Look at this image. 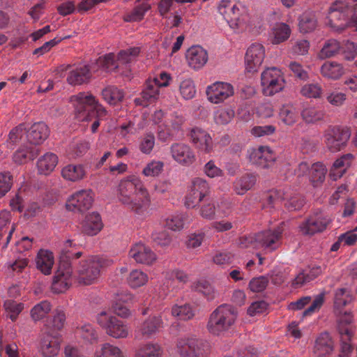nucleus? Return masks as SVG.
<instances>
[{
    "instance_id": "1",
    "label": "nucleus",
    "mask_w": 357,
    "mask_h": 357,
    "mask_svg": "<svg viewBox=\"0 0 357 357\" xmlns=\"http://www.w3.org/2000/svg\"><path fill=\"white\" fill-rule=\"evenodd\" d=\"M118 198L123 204L137 214L142 213L151 202L147 190L141 180L135 177L121 181Z\"/></svg>"
},
{
    "instance_id": "2",
    "label": "nucleus",
    "mask_w": 357,
    "mask_h": 357,
    "mask_svg": "<svg viewBox=\"0 0 357 357\" xmlns=\"http://www.w3.org/2000/svg\"><path fill=\"white\" fill-rule=\"evenodd\" d=\"M236 313L234 308L229 305H221L210 315L207 327L210 333L219 335L227 331L234 323Z\"/></svg>"
},
{
    "instance_id": "3",
    "label": "nucleus",
    "mask_w": 357,
    "mask_h": 357,
    "mask_svg": "<svg viewBox=\"0 0 357 357\" xmlns=\"http://www.w3.org/2000/svg\"><path fill=\"white\" fill-rule=\"evenodd\" d=\"M352 10L345 1L336 0L331 3L328 14V24L333 30L340 32L352 26Z\"/></svg>"
},
{
    "instance_id": "4",
    "label": "nucleus",
    "mask_w": 357,
    "mask_h": 357,
    "mask_svg": "<svg viewBox=\"0 0 357 357\" xmlns=\"http://www.w3.org/2000/svg\"><path fill=\"white\" fill-rule=\"evenodd\" d=\"M105 261L95 256L79 262L76 271V281L82 285H90L94 283L100 273Z\"/></svg>"
},
{
    "instance_id": "5",
    "label": "nucleus",
    "mask_w": 357,
    "mask_h": 357,
    "mask_svg": "<svg viewBox=\"0 0 357 357\" xmlns=\"http://www.w3.org/2000/svg\"><path fill=\"white\" fill-rule=\"evenodd\" d=\"M176 349L180 357H207L211 353L207 341L194 337L178 339Z\"/></svg>"
},
{
    "instance_id": "6",
    "label": "nucleus",
    "mask_w": 357,
    "mask_h": 357,
    "mask_svg": "<svg viewBox=\"0 0 357 357\" xmlns=\"http://www.w3.org/2000/svg\"><path fill=\"white\" fill-rule=\"evenodd\" d=\"M73 275V268L70 262V257L60 256L57 271L53 278L52 290L54 293H64L70 287V279Z\"/></svg>"
},
{
    "instance_id": "7",
    "label": "nucleus",
    "mask_w": 357,
    "mask_h": 357,
    "mask_svg": "<svg viewBox=\"0 0 357 357\" xmlns=\"http://www.w3.org/2000/svg\"><path fill=\"white\" fill-rule=\"evenodd\" d=\"M350 136L349 129L340 126H329L324 134L326 145L331 152H337L343 149Z\"/></svg>"
},
{
    "instance_id": "8",
    "label": "nucleus",
    "mask_w": 357,
    "mask_h": 357,
    "mask_svg": "<svg viewBox=\"0 0 357 357\" xmlns=\"http://www.w3.org/2000/svg\"><path fill=\"white\" fill-rule=\"evenodd\" d=\"M263 92L266 96H273L281 91L285 84L280 69L276 67L267 68L261 75Z\"/></svg>"
},
{
    "instance_id": "9",
    "label": "nucleus",
    "mask_w": 357,
    "mask_h": 357,
    "mask_svg": "<svg viewBox=\"0 0 357 357\" xmlns=\"http://www.w3.org/2000/svg\"><path fill=\"white\" fill-rule=\"evenodd\" d=\"M98 324L105 330V333L114 338H125L128 335L126 325L114 316L105 312H101L97 315Z\"/></svg>"
},
{
    "instance_id": "10",
    "label": "nucleus",
    "mask_w": 357,
    "mask_h": 357,
    "mask_svg": "<svg viewBox=\"0 0 357 357\" xmlns=\"http://www.w3.org/2000/svg\"><path fill=\"white\" fill-rule=\"evenodd\" d=\"M96 97L93 95L86 94L85 92L72 96L70 101L73 102L77 117L81 121H91L90 116L93 114L92 109Z\"/></svg>"
},
{
    "instance_id": "11",
    "label": "nucleus",
    "mask_w": 357,
    "mask_h": 357,
    "mask_svg": "<svg viewBox=\"0 0 357 357\" xmlns=\"http://www.w3.org/2000/svg\"><path fill=\"white\" fill-rule=\"evenodd\" d=\"M167 86H168L167 82L161 83L158 78H155L153 80H147L146 87L141 92L140 97L134 100L135 104L143 107H148L158 99L160 88Z\"/></svg>"
},
{
    "instance_id": "12",
    "label": "nucleus",
    "mask_w": 357,
    "mask_h": 357,
    "mask_svg": "<svg viewBox=\"0 0 357 357\" xmlns=\"http://www.w3.org/2000/svg\"><path fill=\"white\" fill-rule=\"evenodd\" d=\"M265 57L264 46L259 43L250 45L245 54V70L248 73H255L261 66Z\"/></svg>"
},
{
    "instance_id": "13",
    "label": "nucleus",
    "mask_w": 357,
    "mask_h": 357,
    "mask_svg": "<svg viewBox=\"0 0 357 357\" xmlns=\"http://www.w3.org/2000/svg\"><path fill=\"white\" fill-rule=\"evenodd\" d=\"M92 191L80 190L71 196L66 202V208L70 211H77L84 213L89 210L93 204Z\"/></svg>"
},
{
    "instance_id": "14",
    "label": "nucleus",
    "mask_w": 357,
    "mask_h": 357,
    "mask_svg": "<svg viewBox=\"0 0 357 357\" xmlns=\"http://www.w3.org/2000/svg\"><path fill=\"white\" fill-rule=\"evenodd\" d=\"M40 351L45 357L56 356L60 350L59 335L43 331L39 336Z\"/></svg>"
},
{
    "instance_id": "15",
    "label": "nucleus",
    "mask_w": 357,
    "mask_h": 357,
    "mask_svg": "<svg viewBox=\"0 0 357 357\" xmlns=\"http://www.w3.org/2000/svg\"><path fill=\"white\" fill-rule=\"evenodd\" d=\"M234 94L231 84L218 82L207 87L206 95L210 102L218 104Z\"/></svg>"
},
{
    "instance_id": "16",
    "label": "nucleus",
    "mask_w": 357,
    "mask_h": 357,
    "mask_svg": "<svg viewBox=\"0 0 357 357\" xmlns=\"http://www.w3.org/2000/svg\"><path fill=\"white\" fill-rule=\"evenodd\" d=\"M188 136L195 147L205 153H210L213 149V139L211 135L204 129L195 127L192 128Z\"/></svg>"
},
{
    "instance_id": "17",
    "label": "nucleus",
    "mask_w": 357,
    "mask_h": 357,
    "mask_svg": "<svg viewBox=\"0 0 357 357\" xmlns=\"http://www.w3.org/2000/svg\"><path fill=\"white\" fill-rule=\"evenodd\" d=\"M329 220L321 215H314L307 218L304 222L300 224L299 231L305 236H312L316 233L324 231Z\"/></svg>"
},
{
    "instance_id": "18",
    "label": "nucleus",
    "mask_w": 357,
    "mask_h": 357,
    "mask_svg": "<svg viewBox=\"0 0 357 357\" xmlns=\"http://www.w3.org/2000/svg\"><path fill=\"white\" fill-rule=\"evenodd\" d=\"M335 349V342L331 335L324 331L314 341L313 353L317 357H329Z\"/></svg>"
},
{
    "instance_id": "19",
    "label": "nucleus",
    "mask_w": 357,
    "mask_h": 357,
    "mask_svg": "<svg viewBox=\"0 0 357 357\" xmlns=\"http://www.w3.org/2000/svg\"><path fill=\"white\" fill-rule=\"evenodd\" d=\"M172 158L178 163L190 165L195 161V155L190 146L184 143H174L170 148Z\"/></svg>"
},
{
    "instance_id": "20",
    "label": "nucleus",
    "mask_w": 357,
    "mask_h": 357,
    "mask_svg": "<svg viewBox=\"0 0 357 357\" xmlns=\"http://www.w3.org/2000/svg\"><path fill=\"white\" fill-rule=\"evenodd\" d=\"M66 322V313L63 310L57 308L47 317L41 331L59 335V332L64 328Z\"/></svg>"
},
{
    "instance_id": "21",
    "label": "nucleus",
    "mask_w": 357,
    "mask_h": 357,
    "mask_svg": "<svg viewBox=\"0 0 357 357\" xmlns=\"http://www.w3.org/2000/svg\"><path fill=\"white\" fill-rule=\"evenodd\" d=\"M93 66L85 64L81 66H77L70 70L67 77V82L72 86H79L90 82L92 77L91 70Z\"/></svg>"
},
{
    "instance_id": "22",
    "label": "nucleus",
    "mask_w": 357,
    "mask_h": 357,
    "mask_svg": "<svg viewBox=\"0 0 357 357\" xmlns=\"http://www.w3.org/2000/svg\"><path fill=\"white\" fill-rule=\"evenodd\" d=\"M129 255L133 258L137 263L151 265L157 257L151 249L142 243L135 244L130 250Z\"/></svg>"
},
{
    "instance_id": "23",
    "label": "nucleus",
    "mask_w": 357,
    "mask_h": 357,
    "mask_svg": "<svg viewBox=\"0 0 357 357\" xmlns=\"http://www.w3.org/2000/svg\"><path fill=\"white\" fill-rule=\"evenodd\" d=\"M254 163L262 168H268L276 159V155L268 146H261L250 155Z\"/></svg>"
},
{
    "instance_id": "24",
    "label": "nucleus",
    "mask_w": 357,
    "mask_h": 357,
    "mask_svg": "<svg viewBox=\"0 0 357 357\" xmlns=\"http://www.w3.org/2000/svg\"><path fill=\"white\" fill-rule=\"evenodd\" d=\"M282 233V230L280 228L274 230H265L255 234L253 238L255 242L259 243L261 247L275 250L276 247H274L273 245L281 238Z\"/></svg>"
},
{
    "instance_id": "25",
    "label": "nucleus",
    "mask_w": 357,
    "mask_h": 357,
    "mask_svg": "<svg viewBox=\"0 0 357 357\" xmlns=\"http://www.w3.org/2000/svg\"><path fill=\"white\" fill-rule=\"evenodd\" d=\"M28 142L31 144H43L49 137L50 129L43 122L33 123L26 132Z\"/></svg>"
},
{
    "instance_id": "26",
    "label": "nucleus",
    "mask_w": 357,
    "mask_h": 357,
    "mask_svg": "<svg viewBox=\"0 0 357 357\" xmlns=\"http://www.w3.org/2000/svg\"><path fill=\"white\" fill-rule=\"evenodd\" d=\"M188 65L194 69L202 68L208 60L207 52L200 46L190 47L185 55Z\"/></svg>"
},
{
    "instance_id": "27",
    "label": "nucleus",
    "mask_w": 357,
    "mask_h": 357,
    "mask_svg": "<svg viewBox=\"0 0 357 357\" xmlns=\"http://www.w3.org/2000/svg\"><path fill=\"white\" fill-rule=\"evenodd\" d=\"M103 224L98 213L87 215L82 225V232L89 236L96 235L102 228Z\"/></svg>"
},
{
    "instance_id": "28",
    "label": "nucleus",
    "mask_w": 357,
    "mask_h": 357,
    "mask_svg": "<svg viewBox=\"0 0 357 357\" xmlns=\"http://www.w3.org/2000/svg\"><path fill=\"white\" fill-rule=\"evenodd\" d=\"M320 73L324 77L336 80L344 74L345 69L342 64L338 62L328 61L321 66Z\"/></svg>"
},
{
    "instance_id": "29",
    "label": "nucleus",
    "mask_w": 357,
    "mask_h": 357,
    "mask_svg": "<svg viewBox=\"0 0 357 357\" xmlns=\"http://www.w3.org/2000/svg\"><path fill=\"white\" fill-rule=\"evenodd\" d=\"M298 29L301 33H308L313 32L318 26L317 19L314 13L307 10L298 18Z\"/></svg>"
},
{
    "instance_id": "30",
    "label": "nucleus",
    "mask_w": 357,
    "mask_h": 357,
    "mask_svg": "<svg viewBox=\"0 0 357 357\" xmlns=\"http://www.w3.org/2000/svg\"><path fill=\"white\" fill-rule=\"evenodd\" d=\"M40 153L38 148L22 146L13 154V161L19 165L24 164L28 160H34Z\"/></svg>"
},
{
    "instance_id": "31",
    "label": "nucleus",
    "mask_w": 357,
    "mask_h": 357,
    "mask_svg": "<svg viewBox=\"0 0 357 357\" xmlns=\"http://www.w3.org/2000/svg\"><path fill=\"white\" fill-rule=\"evenodd\" d=\"M36 267L45 275H50L54 264L52 252L40 250L36 257Z\"/></svg>"
},
{
    "instance_id": "32",
    "label": "nucleus",
    "mask_w": 357,
    "mask_h": 357,
    "mask_svg": "<svg viewBox=\"0 0 357 357\" xmlns=\"http://www.w3.org/2000/svg\"><path fill=\"white\" fill-rule=\"evenodd\" d=\"M218 12L230 25L236 24L238 15L236 14V6L229 0H222L218 6Z\"/></svg>"
},
{
    "instance_id": "33",
    "label": "nucleus",
    "mask_w": 357,
    "mask_h": 357,
    "mask_svg": "<svg viewBox=\"0 0 357 357\" xmlns=\"http://www.w3.org/2000/svg\"><path fill=\"white\" fill-rule=\"evenodd\" d=\"M101 94L103 99L111 105H116L121 102L125 96V93L122 89H119L113 85H109L104 88Z\"/></svg>"
},
{
    "instance_id": "34",
    "label": "nucleus",
    "mask_w": 357,
    "mask_h": 357,
    "mask_svg": "<svg viewBox=\"0 0 357 357\" xmlns=\"http://www.w3.org/2000/svg\"><path fill=\"white\" fill-rule=\"evenodd\" d=\"M162 321L160 317H153L145 320L138 328V333L142 336L150 337L162 327Z\"/></svg>"
},
{
    "instance_id": "35",
    "label": "nucleus",
    "mask_w": 357,
    "mask_h": 357,
    "mask_svg": "<svg viewBox=\"0 0 357 357\" xmlns=\"http://www.w3.org/2000/svg\"><path fill=\"white\" fill-rule=\"evenodd\" d=\"M91 64V66L93 67V71H97L99 68H102L108 72L112 70H116L118 68L115 61V54L114 53H109L99 56Z\"/></svg>"
},
{
    "instance_id": "36",
    "label": "nucleus",
    "mask_w": 357,
    "mask_h": 357,
    "mask_svg": "<svg viewBox=\"0 0 357 357\" xmlns=\"http://www.w3.org/2000/svg\"><path fill=\"white\" fill-rule=\"evenodd\" d=\"M190 191L195 193L196 196H198L199 200L209 199L211 197L208 184L201 178H195L192 181Z\"/></svg>"
},
{
    "instance_id": "37",
    "label": "nucleus",
    "mask_w": 357,
    "mask_h": 357,
    "mask_svg": "<svg viewBox=\"0 0 357 357\" xmlns=\"http://www.w3.org/2000/svg\"><path fill=\"white\" fill-rule=\"evenodd\" d=\"M57 162L58 158L55 154L46 153L37 162L38 172L40 174H48L54 170Z\"/></svg>"
},
{
    "instance_id": "38",
    "label": "nucleus",
    "mask_w": 357,
    "mask_h": 357,
    "mask_svg": "<svg viewBox=\"0 0 357 357\" xmlns=\"http://www.w3.org/2000/svg\"><path fill=\"white\" fill-rule=\"evenodd\" d=\"M62 176L71 181L81 180L85 176V171L82 165H68L61 171Z\"/></svg>"
},
{
    "instance_id": "39",
    "label": "nucleus",
    "mask_w": 357,
    "mask_h": 357,
    "mask_svg": "<svg viewBox=\"0 0 357 357\" xmlns=\"http://www.w3.org/2000/svg\"><path fill=\"white\" fill-rule=\"evenodd\" d=\"M341 51V45L335 39H329L326 40L319 53V57L321 59H326L333 57Z\"/></svg>"
},
{
    "instance_id": "40",
    "label": "nucleus",
    "mask_w": 357,
    "mask_h": 357,
    "mask_svg": "<svg viewBox=\"0 0 357 357\" xmlns=\"http://www.w3.org/2000/svg\"><path fill=\"white\" fill-rule=\"evenodd\" d=\"M151 8V4L143 2L136 5L131 13L123 16L125 22H139L143 20L145 13Z\"/></svg>"
},
{
    "instance_id": "41",
    "label": "nucleus",
    "mask_w": 357,
    "mask_h": 357,
    "mask_svg": "<svg viewBox=\"0 0 357 357\" xmlns=\"http://www.w3.org/2000/svg\"><path fill=\"white\" fill-rule=\"evenodd\" d=\"M326 172L327 169L321 162H316L311 165L310 179L314 187L324 181Z\"/></svg>"
},
{
    "instance_id": "42",
    "label": "nucleus",
    "mask_w": 357,
    "mask_h": 357,
    "mask_svg": "<svg viewBox=\"0 0 357 357\" xmlns=\"http://www.w3.org/2000/svg\"><path fill=\"white\" fill-rule=\"evenodd\" d=\"M301 117L306 123H315L324 119L325 113L323 110L315 107H307L302 110Z\"/></svg>"
},
{
    "instance_id": "43",
    "label": "nucleus",
    "mask_w": 357,
    "mask_h": 357,
    "mask_svg": "<svg viewBox=\"0 0 357 357\" xmlns=\"http://www.w3.org/2000/svg\"><path fill=\"white\" fill-rule=\"evenodd\" d=\"M280 119L287 126H293L297 120V114L292 105H284L280 109Z\"/></svg>"
},
{
    "instance_id": "44",
    "label": "nucleus",
    "mask_w": 357,
    "mask_h": 357,
    "mask_svg": "<svg viewBox=\"0 0 357 357\" xmlns=\"http://www.w3.org/2000/svg\"><path fill=\"white\" fill-rule=\"evenodd\" d=\"M255 183L256 177L255 176L246 174L235 183V190L238 195H244L255 185Z\"/></svg>"
},
{
    "instance_id": "45",
    "label": "nucleus",
    "mask_w": 357,
    "mask_h": 357,
    "mask_svg": "<svg viewBox=\"0 0 357 357\" xmlns=\"http://www.w3.org/2000/svg\"><path fill=\"white\" fill-rule=\"evenodd\" d=\"M162 351L157 344H146L142 346L136 351L137 357H160Z\"/></svg>"
},
{
    "instance_id": "46",
    "label": "nucleus",
    "mask_w": 357,
    "mask_h": 357,
    "mask_svg": "<svg viewBox=\"0 0 357 357\" xmlns=\"http://www.w3.org/2000/svg\"><path fill=\"white\" fill-rule=\"evenodd\" d=\"M273 44H280L289 38L291 34L290 27L285 23L278 24L273 29Z\"/></svg>"
},
{
    "instance_id": "47",
    "label": "nucleus",
    "mask_w": 357,
    "mask_h": 357,
    "mask_svg": "<svg viewBox=\"0 0 357 357\" xmlns=\"http://www.w3.org/2000/svg\"><path fill=\"white\" fill-rule=\"evenodd\" d=\"M195 291L202 293L207 300L211 301L215 297V291L211 284L206 280H199L195 283Z\"/></svg>"
},
{
    "instance_id": "48",
    "label": "nucleus",
    "mask_w": 357,
    "mask_h": 357,
    "mask_svg": "<svg viewBox=\"0 0 357 357\" xmlns=\"http://www.w3.org/2000/svg\"><path fill=\"white\" fill-rule=\"evenodd\" d=\"M51 310V305L48 301H42L36 305L31 310V317L35 321L42 319Z\"/></svg>"
},
{
    "instance_id": "49",
    "label": "nucleus",
    "mask_w": 357,
    "mask_h": 357,
    "mask_svg": "<svg viewBox=\"0 0 357 357\" xmlns=\"http://www.w3.org/2000/svg\"><path fill=\"white\" fill-rule=\"evenodd\" d=\"M146 274L139 270H133L128 278V282L132 288H137L146 283Z\"/></svg>"
},
{
    "instance_id": "50",
    "label": "nucleus",
    "mask_w": 357,
    "mask_h": 357,
    "mask_svg": "<svg viewBox=\"0 0 357 357\" xmlns=\"http://www.w3.org/2000/svg\"><path fill=\"white\" fill-rule=\"evenodd\" d=\"M172 313L174 316L178 317L180 319L184 321L190 320L195 316L192 307L188 304L174 306L172 309Z\"/></svg>"
},
{
    "instance_id": "51",
    "label": "nucleus",
    "mask_w": 357,
    "mask_h": 357,
    "mask_svg": "<svg viewBox=\"0 0 357 357\" xmlns=\"http://www.w3.org/2000/svg\"><path fill=\"white\" fill-rule=\"evenodd\" d=\"M351 296L347 289H339L335 294L334 306L336 308L344 307L351 301Z\"/></svg>"
},
{
    "instance_id": "52",
    "label": "nucleus",
    "mask_w": 357,
    "mask_h": 357,
    "mask_svg": "<svg viewBox=\"0 0 357 357\" xmlns=\"http://www.w3.org/2000/svg\"><path fill=\"white\" fill-rule=\"evenodd\" d=\"M353 159L354 155L351 153L343 155L334 162L333 168L334 169H340L341 176L346 172L347 169L351 166Z\"/></svg>"
},
{
    "instance_id": "53",
    "label": "nucleus",
    "mask_w": 357,
    "mask_h": 357,
    "mask_svg": "<svg viewBox=\"0 0 357 357\" xmlns=\"http://www.w3.org/2000/svg\"><path fill=\"white\" fill-rule=\"evenodd\" d=\"M269 280L266 276L254 278L249 282V289L252 292H262L266 289Z\"/></svg>"
},
{
    "instance_id": "54",
    "label": "nucleus",
    "mask_w": 357,
    "mask_h": 357,
    "mask_svg": "<svg viewBox=\"0 0 357 357\" xmlns=\"http://www.w3.org/2000/svg\"><path fill=\"white\" fill-rule=\"evenodd\" d=\"M13 185V176L8 172L0 173V198L4 197Z\"/></svg>"
},
{
    "instance_id": "55",
    "label": "nucleus",
    "mask_w": 357,
    "mask_h": 357,
    "mask_svg": "<svg viewBox=\"0 0 357 357\" xmlns=\"http://www.w3.org/2000/svg\"><path fill=\"white\" fill-rule=\"evenodd\" d=\"M203 202L200 210L201 215L206 219H213L215 214V207L213 197H211L209 199H206Z\"/></svg>"
},
{
    "instance_id": "56",
    "label": "nucleus",
    "mask_w": 357,
    "mask_h": 357,
    "mask_svg": "<svg viewBox=\"0 0 357 357\" xmlns=\"http://www.w3.org/2000/svg\"><path fill=\"white\" fill-rule=\"evenodd\" d=\"M152 241L161 247L169 246L172 243V237L167 231H155L151 234Z\"/></svg>"
},
{
    "instance_id": "57",
    "label": "nucleus",
    "mask_w": 357,
    "mask_h": 357,
    "mask_svg": "<svg viewBox=\"0 0 357 357\" xmlns=\"http://www.w3.org/2000/svg\"><path fill=\"white\" fill-rule=\"evenodd\" d=\"M234 116V112L231 109H221L216 112L215 120L216 123L220 125L227 124Z\"/></svg>"
},
{
    "instance_id": "58",
    "label": "nucleus",
    "mask_w": 357,
    "mask_h": 357,
    "mask_svg": "<svg viewBox=\"0 0 357 357\" xmlns=\"http://www.w3.org/2000/svg\"><path fill=\"white\" fill-rule=\"evenodd\" d=\"M305 202L301 195L291 197L284 204L285 208L289 211H298L302 208Z\"/></svg>"
},
{
    "instance_id": "59",
    "label": "nucleus",
    "mask_w": 357,
    "mask_h": 357,
    "mask_svg": "<svg viewBox=\"0 0 357 357\" xmlns=\"http://www.w3.org/2000/svg\"><path fill=\"white\" fill-rule=\"evenodd\" d=\"M97 357H123V354L119 347L105 343L102 345L100 354Z\"/></svg>"
},
{
    "instance_id": "60",
    "label": "nucleus",
    "mask_w": 357,
    "mask_h": 357,
    "mask_svg": "<svg viewBox=\"0 0 357 357\" xmlns=\"http://www.w3.org/2000/svg\"><path fill=\"white\" fill-rule=\"evenodd\" d=\"M25 133L26 132L24 125L20 124L10 131L8 142L13 145L17 144L21 141Z\"/></svg>"
},
{
    "instance_id": "61",
    "label": "nucleus",
    "mask_w": 357,
    "mask_h": 357,
    "mask_svg": "<svg viewBox=\"0 0 357 357\" xmlns=\"http://www.w3.org/2000/svg\"><path fill=\"white\" fill-rule=\"evenodd\" d=\"M180 91L185 99L193 98L196 91L192 80L190 79L183 80L180 84Z\"/></svg>"
},
{
    "instance_id": "62",
    "label": "nucleus",
    "mask_w": 357,
    "mask_h": 357,
    "mask_svg": "<svg viewBox=\"0 0 357 357\" xmlns=\"http://www.w3.org/2000/svg\"><path fill=\"white\" fill-rule=\"evenodd\" d=\"M81 335L83 339L90 344L98 342V333L91 325H84L81 328Z\"/></svg>"
},
{
    "instance_id": "63",
    "label": "nucleus",
    "mask_w": 357,
    "mask_h": 357,
    "mask_svg": "<svg viewBox=\"0 0 357 357\" xmlns=\"http://www.w3.org/2000/svg\"><path fill=\"white\" fill-rule=\"evenodd\" d=\"M268 303L264 301H259L253 302L248 308L247 313L251 317H254L257 314L264 312L268 307Z\"/></svg>"
},
{
    "instance_id": "64",
    "label": "nucleus",
    "mask_w": 357,
    "mask_h": 357,
    "mask_svg": "<svg viewBox=\"0 0 357 357\" xmlns=\"http://www.w3.org/2000/svg\"><path fill=\"white\" fill-rule=\"evenodd\" d=\"M301 93L305 97L317 98L320 97L321 88L317 84H306L302 87Z\"/></svg>"
}]
</instances>
